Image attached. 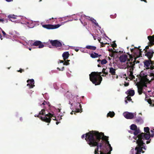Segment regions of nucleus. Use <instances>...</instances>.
Instances as JSON below:
<instances>
[{"instance_id":"obj_35","label":"nucleus","mask_w":154,"mask_h":154,"mask_svg":"<svg viewBox=\"0 0 154 154\" xmlns=\"http://www.w3.org/2000/svg\"><path fill=\"white\" fill-rule=\"evenodd\" d=\"M8 17L10 19L12 18L13 19H15L16 17H13V15H10L8 16Z\"/></svg>"},{"instance_id":"obj_64","label":"nucleus","mask_w":154,"mask_h":154,"mask_svg":"<svg viewBox=\"0 0 154 154\" xmlns=\"http://www.w3.org/2000/svg\"><path fill=\"white\" fill-rule=\"evenodd\" d=\"M3 21V19H0V21L2 22Z\"/></svg>"},{"instance_id":"obj_34","label":"nucleus","mask_w":154,"mask_h":154,"mask_svg":"<svg viewBox=\"0 0 154 154\" xmlns=\"http://www.w3.org/2000/svg\"><path fill=\"white\" fill-rule=\"evenodd\" d=\"M140 47L139 46L138 48L139 49V57H140V56L142 55V49H140Z\"/></svg>"},{"instance_id":"obj_61","label":"nucleus","mask_w":154,"mask_h":154,"mask_svg":"<svg viewBox=\"0 0 154 154\" xmlns=\"http://www.w3.org/2000/svg\"><path fill=\"white\" fill-rule=\"evenodd\" d=\"M153 62H150V64H153L154 63V61H152Z\"/></svg>"},{"instance_id":"obj_57","label":"nucleus","mask_w":154,"mask_h":154,"mask_svg":"<svg viewBox=\"0 0 154 154\" xmlns=\"http://www.w3.org/2000/svg\"><path fill=\"white\" fill-rule=\"evenodd\" d=\"M30 45L31 46H34L33 45H32V44H33V42H31L30 43Z\"/></svg>"},{"instance_id":"obj_11","label":"nucleus","mask_w":154,"mask_h":154,"mask_svg":"<svg viewBox=\"0 0 154 154\" xmlns=\"http://www.w3.org/2000/svg\"><path fill=\"white\" fill-rule=\"evenodd\" d=\"M145 53H146L145 54V56H146L149 60H150V59L152 58L154 53V51L152 50H149L148 51L147 50H146Z\"/></svg>"},{"instance_id":"obj_38","label":"nucleus","mask_w":154,"mask_h":154,"mask_svg":"<svg viewBox=\"0 0 154 154\" xmlns=\"http://www.w3.org/2000/svg\"><path fill=\"white\" fill-rule=\"evenodd\" d=\"M86 133V134H83V135H82V138L83 139L85 137V140H86V134H87V133Z\"/></svg>"},{"instance_id":"obj_13","label":"nucleus","mask_w":154,"mask_h":154,"mask_svg":"<svg viewBox=\"0 0 154 154\" xmlns=\"http://www.w3.org/2000/svg\"><path fill=\"white\" fill-rule=\"evenodd\" d=\"M34 46H38L39 48H42L44 47V45L42 43V42L39 41H36L33 42L32 44Z\"/></svg>"},{"instance_id":"obj_14","label":"nucleus","mask_w":154,"mask_h":154,"mask_svg":"<svg viewBox=\"0 0 154 154\" xmlns=\"http://www.w3.org/2000/svg\"><path fill=\"white\" fill-rule=\"evenodd\" d=\"M150 62H153L151 60H145L144 63V66H145L146 67L147 69H149V66L150 64Z\"/></svg>"},{"instance_id":"obj_12","label":"nucleus","mask_w":154,"mask_h":154,"mask_svg":"<svg viewBox=\"0 0 154 154\" xmlns=\"http://www.w3.org/2000/svg\"><path fill=\"white\" fill-rule=\"evenodd\" d=\"M27 82L28 83L27 85L29 87V88H32L35 86L34 81L33 79L28 80L27 81Z\"/></svg>"},{"instance_id":"obj_7","label":"nucleus","mask_w":154,"mask_h":154,"mask_svg":"<svg viewBox=\"0 0 154 154\" xmlns=\"http://www.w3.org/2000/svg\"><path fill=\"white\" fill-rule=\"evenodd\" d=\"M130 59L128 58L127 55H122L120 56L119 57L120 61L122 62H125L127 60H128V61H130L131 59V61L130 62H132V60H133L132 56L131 55H129Z\"/></svg>"},{"instance_id":"obj_8","label":"nucleus","mask_w":154,"mask_h":154,"mask_svg":"<svg viewBox=\"0 0 154 154\" xmlns=\"http://www.w3.org/2000/svg\"><path fill=\"white\" fill-rule=\"evenodd\" d=\"M60 26V25L57 24L52 25L51 24H45L42 26L48 29H54L58 28Z\"/></svg>"},{"instance_id":"obj_43","label":"nucleus","mask_w":154,"mask_h":154,"mask_svg":"<svg viewBox=\"0 0 154 154\" xmlns=\"http://www.w3.org/2000/svg\"><path fill=\"white\" fill-rule=\"evenodd\" d=\"M140 120H141V119L140 118L137 119L136 120V122L137 123H138L140 121Z\"/></svg>"},{"instance_id":"obj_1","label":"nucleus","mask_w":154,"mask_h":154,"mask_svg":"<svg viewBox=\"0 0 154 154\" xmlns=\"http://www.w3.org/2000/svg\"><path fill=\"white\" fill-rule=\"evenodd\" d=\"M86 141L91 147L96 146L94 154H111L112 147L108 141V137L103 133L92 131L86 134Z\"/></svg>"},{"instance_id":"obj_6","label":"nucleus","mask_w":154,"mask_h":154,"mask_svg":"<svg viewBox=\"0 0 154 154\" xmlns=\"http://www.w3.org/2000/svg\"><path fill=\"white\" fill-rule=\"evenodd\" d=\"M147 38L149 41L148 43V45L146 46L145 48L143 50L145 51L146 50H147L149 48V47H151L153 45H154V35L152 36H149L147 37Z\"/></svg>"},{"instance_id":"obj_17","label":"nucleus","mask_w":154,"mask_h":154,"mask_svg":"<svg viewBox=\"0 0 154 154\" xmlns=\"http://www.w3.org/2000/svg\"><path fill=\"white\" fill-rule=\"evenodd\" d=\"M109 72L112 75H115L116 74V70L112 67L109 68Z\"/></svg>"},{"instance_id":"obj_59","label":"nucleus","mask_w":154,"mask_h":154,"mask_svg":"<svg viewBox=\"0 0 154 154\" xmlns=\"http://www.w3.org/2000/svg\"><path fill=\"white\" fill-rule=\"evenodd\" d=\"M64 67H63L62 68H61V70L62 71H63L64 70Z\"/></svg>"},{"instance_id":"obj_16","label":"nucleus","mask_w":154,"mask_h":154,"mask_svg":"<svg viewBox=\"0 0 154 154\" xmlns=\"http://www.w3.org/2000/svg\"><path fill=\"white\" fill-rule=\"evenodd\" d=\"M69 54L68 52H64L62 54V57L63 58L64 60L68 59L69 57Z\"/></svg>"},{"instance_id":"obj_51","label":"nucleus","mask_w":154,"mask_h":154,"mask_svg":"<svg viewBox=\"0 0 154 154\" xmlns=\"http://www.w3.org/2000/svg\"><path fill=\"white\" fill-rule=\"evenodd\" d=\"M150 140H151V139H150L149 140L147 141L146 142V143L147 144H148V143H149L150 142Z\"/></svg>"},{"instance_id":"obj_45","label":"nucleus","mask_w":154,"mask_h":154,"mask_svg":"<svg viewBox=\"0 0 154 154\" xmlns=\"http://www.w3.org/2000/svg\"><path fill=\"white\" fill-rule=\"evenodd\" d=\"M136 58H135V60H134V61H133V62H134V63L136 62V63H140V61H136Z\"/></svg>"},{"instance_id":"obj_5","label":"nucleus","mask_w":154,"mask_h":154,"mask_svg":"<svg viewBox=\"0 0 154 154\" xmlns=\"http://www.w3.org/2000/svg\"><path fill=\"white\" fill-rule=\"evenodd\" d=\"M127 68H130V71L128 72V78L130 79H135V76L133 75V71L134 69V62H127Z\"/></svg>"},{"instance_id":"obj_39","label":"nucleus","mask_w":154,"mask_h":154,"mask_svg":"<svg viewBox=\"0 0 154 154\" xmlns=\"http://www.w3.org/2000/svg\"><path fill=\"white\" fill-rule=\"evenodd\" d=\"M134 149H131L130 152V153L131 154H134Z\"/></svg>"},{"instance_id":"obj_40","label":"nucleus","mask_w":154,"mask_h":154,"mask_svg":"<svg viewBox=\"0 0 154 154\" xmlns=\"http://www.w3.org/2000/svg\"><path fill=\"white\" fill-rule=\"evenodd\" d=\"M112 46L113 48H116L117 45L114 42L112 45Z\"/></svg>"},{"instance_id":"obj_56","label":"nucleus","mask_w":154,"mask_h":154,"mask_svg":"<svg viewBox=\"0 0 154 154\" xmlns=\"http://www.w3.org/2000/svg\"><path fill=\"white\" fill-rule=\"evenodd\" d=\"M2 38V36L1 35V34L0 33V38L1 40H2L3 39V38Z\"/></svg>"},{"instance_id":"obj_63","label":"nucleus","mask_w":154,"mask_h":154,"mask_svg":"<svg viewBox=\"0 0 154 154\" xmlns=\"http://www.w3.org/2000/svg\"><path fill=\"white\" fill-rule=\"evenodd\" d=\"M127 100H125V102L126 103H128Z\"/></svg>"},{"instance_id":"obj_15","label":"nucleus","mask_w":154,"mask_h":154,"mask_svg":"<svg viewBox=\"0 0 154 154\" xmlns=\"http://www.w3.org/2000/svg\"><path fill=\"white\" fill-rule=\"evenodd\" d=\"M138 92L139 95H141L143 93V86L142 85H137Z\"/></svg>"},{"instance_id":"obj_27","label":"nucleus","mask_w":154,"mask_h":154,"mask_svg":"<svg viewBox=\"0 0 154 154\" xmlns=\"http://www.w3.org/2000/svg\"><path fill=\"white\" fill-rule=\"evenodd\" d=\"M2 32L3 34V36L6 37V38H8L9 36V35L7 34L6 33L2 30Z\"/></svg>"},{"instance_id":"obj_54","label":"nucleus","mask_w":154,"mask_h":154,"mask_svg":"<svg viewBox=\"0 0 154 154\" xmlns=\"http://www.w3.org/2000/svg\"><path fill=\"white\" fill-rule=\"evenodd\" d=\"M74 50L76 52H78L79 51V49L77 48H75Z\"/></svg>"},{"instance_id":"obj_46","label":"nucleus","mask_w":154,"mask_h":154,"mask_svg":"<svg viewBox=\"0 0 154 154\" xmlns=\"http://www.w3.org/2000/svg\"><path fill=\"white\" fill-rule=\"evenodd\" d=\"M149 68L151 69L152 70L154 69V66L153 65H151Z\"/></svg>"},{"instance_id":"obj_33","label":"nucleus","mask_w":154,"mask_h":154,"mask_svg":"<svg viewBox=\"0 0 154 154\" xmlns=\"http://www.w3.org/2000/svg\"><path fill=\"white\" fill-rule=\"evenodd\" d=\"M116 14H115L114 15H110V17L112 18H115L116 17Z\"/></svg>"},{"instance_id":"obj_23","label":"nucleus","mask_w":154,"mask_h":154,"mask_svg":"<svg viewBox=\"0 0 154 154\" xmlns=\"http://www.w3.org/2000/svg\"><path fill=\"white\" fill-rule=\"evenodd\" d=\"M91 57L92 58H95L98 57V54L96 53H91L90 54Z\"/></svg>"},{"instance_id":"obj_10","label":"nucleus","mask_w":154,"mask_h":154,"mask_svg":"<svg viewBox=\"0 0 154 154\" xmlns=\"http://www.w3.org/2000/svg\"><path fill=\"white\" fill-rule=\"evenodd\" d=\"M124 116L127 119H132L134 117V114L133 113L126 112L123 113Z\"/></svg>"},{"instance_id":"obj_44","label":"nucleus","mask_w":154,"mask_h":154,"mask_svg":"<svg viewBox=\"0 0 154 154\" xmlns=\"http://www.w3.org/2000/svg\"><path fill=\"white\" fill-rule=\"evenodd\" d=\"M24 70L23 69H20L19 70L17 71V72H20V73H22L23 72H24Z\"/></svg>"},{"instance_id":"obj_36","label":"nucleus","mask_w":154,"mask_h":154,"mask_svg":"<svg viewBox=\"0 0 154 154\" xmlns=\"http://www.w3.org/2000/svg\"><path fill=\"white\" fill-rule=\"evenodd\" d=\"M147 101L149 104L150 105H151L152 103V100H151V99H148L147 100Z\"/></svg>"},{"instance_id":"obj_62","label":"nucleus","mask_w":154,"mask_h":154,"mask_svg":"<svg viewBox=\"0 0 154 154\" xmlns=\"http://www.w3.org/2000/svg\"><path fill=\"white\" fill-rule=\"evenodd\" d=\"M101 39L100 38V39H98V41H99V42L100 43V42H101L100 41H101Z\"/></svg>"},{"instance_id":"obj_58","label":"nucleus","mask_w":154,"mask_h":154,"mask_svg":"<svg viewBox=\"0 0 154 154\" xmlns=\"http://www.w3.org/2000/svg\"><path fill=\"white\" fill-rule=\"evenodd\" d=\"M7 2H10L11 1H13V0H5Z\"/></svg>"},{"instance_id":"obj_20","label":"nucleus","mask_w":154,"mask_h":154,"mask_svg":"<svg viewBox=\"0 0 154 154\" xmlns=\"http://www.w3.org/2000/svg\"><path fill=\"white\" fill-rule=\"evenodd\" d=\"M115 115L114 112H109L107 114V117L109 116L111 118L113 117Z\"/></svg>"},{"instance_id":"obj_60","label":"nucleus","mask_w":154,"mask_h":154,"mask_svg":"<svg viewBox=\"0 0 154 154\" xmlns=\"http://www.w3.org/2000/svg\"><path fill=\"white\" fill-rule=\"evenodd\" d=\"M60 63H64V61L63 60H60Z\"/></svg>"},{"instance_id":"obj_49","label":"nucleus","mask_w":154,"mask_h":154,"mask_svg":"<svg viewBox=\"0 0 154 154\" xmlns=\"http://www.w3.org/2000/svg\"><path fill=\"white\" fill-rule=\"evenodd\" d=\"M129 83H125L124 84L125 86H128L129 85Z\"/></svg>"},{"instance_id":"obj_31","label":"nucleus","mask_w":154,"mask_h":154,"mask_svg":"<svg viewBox=\"0 0 154 154\" xmlns=\"http://www.w3.org/2000/svg\"><path fill=\"white\" fill-rule=\"evenodd\" d=\"M42 105H45V104H47L48 106H50V104L48 102H46L45 101H44V102L42 103Z\"/></svg>"},{"instance_id":"obj_32","label":"nucleus","mask_w":154,"mask_h":154,"mask_svg":"<svg viewBox=\"0 0 154 154\" xmlns=\"http://www.w3.org/2000/svg\"><path fill=\"white\" fill-rule=\"evenodd\" d=\"M76 105L77 106H79V109H80V110H81V109H82V106L81 105V104H80V103H79V102H77L76 103Z\"/></svg>"},{"instance_id":"obj_26","label":"nucleus","mask_w":154,"mask_h":154,"mask_svg":"<svg viewBox=\"0 0 154 154\" xmlns=\"http://www.w3.org/2000/svg\"><path fill=\"white\" fill-rule=\"evenodd\" d=\"M80 112V109L79 108L76 109V110L75 111H72V112L70 113V114L72 115L73 112L75 114L76 113H78Z\"/></svg>"},{"instance_id":"obj_37","label":"nucleus","mask_w":154,"mask_h":154,"mask_svg":"<svg viewBox=\"0 0 154 154\" xmlns=\"http://www.w3.org/2000/svg\"><path fill=\"white\" fill-rule=\"evenodd\" d=\"M126 98H127V100H128L129 101H130L132 100L131 97L128 96Z\"/></svg>"},{"instance_id":"obj_4","label":"nucleus","mask_w":154,"mask_h":154,"mask_svg":"<svg viewBox=\"0 0 154 154\" xmlns=\"http://www.w3.org/2000/svg\"><path fill=\"white\" fill-rule=\"evenodd\" d=\"M35 116L39 118L43 121L49 123L51 120V118L54 116V115L50 112L46 114L45 110L42 109L38 115H35Z\"/></svg>"},{"instance_id":"obj_29","label":"nucleus","mask_w":154,"mask_h":154,"mask_svg":"<svg viewBox=\"0 0 154 154\" xmlns=\"http://www.w3.org/2000/svg\"><path fill=\"white\" fill-rule=\"evenodd\" d=\"M106 69L104 68H103L102 70V72L105 75H108V72L107 71H106Z\"/></svg>"},{"instance_id":"obj_18","label":"nucleus","mask_w":154,"mask_h":154,"mask_svg":"<svg viewBox=\"0 0 154 154\" xmlns=\"http://www.w3.org/2000/svg\"><path fill=\"white\" fill-rule=\"evenodd\" d=\"M85 48L87 49L93 51H94L96 49V47L91 45H87L86 46Z\"/></svg>"},{"instance_id":"obj_9","label":"nucleus","mask_w":154,"mask_h":154,"mask_svg":"<svg viewBox=\"0 0 154 154\" xmlns=\"http://www.w3.org/2000/svg\"><path fill=\"white\" fill-rule=\"evenodd\" d=\"M52 46L56 47H61L62 46V44L60 41L57 40H51L50 41Z\"/></svg>"},{"instance_id":"obj_2","label":"nucleus","mask_w":154,"mask_h":154,"mask_svg":"<svg viewBox=\"0 0 154 154\" xmlns=\"http://www.w3.org/2000/svg\"><path fill=\"white\" fill-rule=\"evenodd\" d=\"M144 132L146 133H142L137 136L138 139L136 142L137 145L135 148V150L136 151L135 154H141V152L143 153L144 152L143 149L146 150V149L144 145L145 143L143 142V140H149L150 137L149 128L148 127H144Z\"/></svg>"},{"instance_id":"obj_28","label":"nucleus","mask_w":154,"mask_h":154,"mask_svg":"<svg viewBox=\"0 0 154 154\" xmlns=\"http://www.w3.org/2000/svg\"><path fill=\"white\" fill-rule=\"evenodd\" d=\"M69 60H65V62H64L63 63V65H69Z\"/></svg>"},{"instance_id":"obj_52","label":"nucleus","mask_w":154,"mask_h":154,"mask_svg":"<svg viewBox=\"0 0 154 154\" xmlns=\"http://www.w3.org/2000/svg\"><path fill=\"white\" fill-rule=\"evenodd\" d=\"M94 35V34H92V35L93 36V38H94V40H95L96 39V37L95 36H94L93 35Z\"/></svg>"},{"instance_id":"obj_41","label":"nucleus","mask_w":154,"mask_h":154,"mask_svg":"<svg viewBox=\"0 0 154 154\" xmlns=\"http://www.w3.org/2000/svg\"><path fill=\"white\" fill-rule=\"evenodd\" d=\"M100 44H101V45H100V47H104V45H105L106 44H107V43H105L104 44V43H103V42H100Z\"/></svg>"},{"instance_id":"obj_48","label":"nucleus","mask_w":154,"mask_h":154,"mask_svg":"<svg viewBox=\"0 0 154 154\" xmlns=\"http://www.w3.org/2000/svg\"><path fill=\"white\" fill-rule=\"evenodd\" d=\"M150 76H153L154 77V73L153 72L150 73Z\"/></svg>"},{"instance_id":"obj_50","label":"nucleus","mask_w":154,"mask_h":154,"mask_svg":"<svg viewBox=\"0 0 154 154\" xmlns=\"http://www.w3.org/2000/svg\"><path fill=\"white\" fill-rule=\"evenodd\" d=\"M130 50H131V52H134V48H132V49L131 48Z\"/></svg>"},{"instance_id":"obj_25","label":"nucleus","mask_w":154,"mask_h":154,"mask_svg":"<svg viewBox=\"0 0 154 154\" xmlns=\"http://www.w3.org/2000/svg\"><path fill=\"white\" fill-rule=\"evenodd\" d=\"M137 128V126L134 124H132L131 126L130 129L131 130H134Z\"/></svg>"},{"instance_id":"obj_42","label":"nucleus","mask_w":154,"mask_h":154,"mask_svg":"<svg viewBox=\"0 0 154 154\" xmlns=\"http://www.w3.org/2000/svg\"><path fill=\"white\" fill-rule=\"evenodd\" d=\"M109 50L111 51H112V52L113 53H117L118 52L116 51V50L115 51H113L112 49H109Z\"/></svg>"},{"instance_id":"obj_55","label":"nucleus","mask_w":154,"mask_h":154,"mask_svg":"<svg viewBox=\"0 0 154 154\" xmlns=\"http://www.w3.org/2000/svg\"><path fill=\"white\" fill-rule=\"evenodd\" d=\"M143 86V87H147V85H146V84H143V85H142Z\"/></svg>"},{"instance_id":"obj_22","label":"nucleus","mask_w":154,"mask_h":154,"mask_svg":"<svg viewBox=\"0 0 154 154\" xmlns=\"http://www.w3.org/2000/svg\"><path fill=\"white\" fill-rule=\"evenodd\" d=\"M90 19L89 20L91 21L93 23H94V24L97 26H99V25L96 22V20L94 19V18H90Z\"/></svg>"},{"instance_id":"obj_30","label":"nucleus","mask_w":154,"mask_h":154,"mask_svg":"<svg viewBox=\"0 0 154 154\" xmlns=\"http://www.w3.org/2000/svg\"><path fill=\"white\" fill-rule=\"evenodd\" d=\"M107 63V61L105 59H104L101 61V64L102 65L105 64Z\"/></svg>"},{"instance_id":"obj_47","label":"nucleus","mask_w":154,"mask_h":154,"mask_svg":"<svg viewBox=\"0 0 154 154\" xmlns=\"http://www.w3.org/2000/svg\"><path fill=\"white\" fill-rule=\"evenodd\" d=\"M52 114V113H51ZM53 115H54V116H52L51 118H51L52 117H53V118H52V119L53 120H56V117H55V116H54V114H53Z\"/></svg>"},{"instance_id":"obj_53","label":"nucleus","mask_w":154,"mask_h":154,"mask_svg":"<svg viewBox=\"0 0 154 154\" xmlns=\"http://www.w3.org/2000/svg\"><path fill=\"white\" fill-rule=\"evenodd\" d=\"M154 133H152L151 135H150V137H154Z\"/></svg>"},{"instance_id":"obj_3","label":"nucleus","mask_w":154,"mask_h":154,"mask_svg":"<svg viewBox=\"0 0 154 154\" xmlns=\"http://www.w3.org/2000/svg\"><path fill=\"white\" fill-rule=\"evenodd\" d=\"M102 72H92L89 75L90 81L95 85H99L102 80L101 76Z\"/></svg>"},{"instance_id":"obj_21","label":"nucleus","mask_w":154,"mask_h":154,"mask_svg":"<svg viewBox=\"0 0 154 154\" xmlns=\"http://www.w3.org/2000/svg\"><path fill=\"white\" fill-rule=\"evenodd\" d=\"M134 134L135 135H138L140 134V131L139 129L137 128V129H136L135 130H134ZM137 137H138L137 136Z\"/></svg>"},{"instance_id":"obj_24","label":"nucleus","mask_w":154,"mask_h":154,"mask_svg":"<svg viewBox=\"0 0 154 154\" xmlns=\"http://www.w3.org/2000/svg\"><path fill=\"white\" fill-rule=\"evenodd\" d=\"M147 75H146L144 76L143 77V81L144 82H146L150 83V82H151V81H149V79H147Z\"/></svg>"},{"instance_id":"obj_19","label":"nucleus","mask_w":154,"mask_h":154,"mask_svg":"<svg viewBox=\"0 0 154 154\" xmlns=\"http://www.w3.org/2000/svg\"><path fill=\"white\" fill-rule=\"evenodd\" d=\"M129 95L131 96H133L135 94L134 91L133 90L129 89L127 92Z\"/></svg>"}]
</instances>
